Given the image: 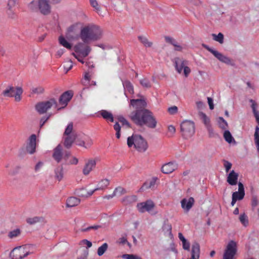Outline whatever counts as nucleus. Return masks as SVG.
<instances>
[{"label": "nucleus", "instance_id": "f257e3e1", "mask_svg": "<svg viewBox=\"0 0 259 259\" xmlns=\"http://www.w3.org/2000/svg\"><path fill=\"white\" fill-rule=\"evenodd\" d=\"M131 105L136 109L130 115L131 119L135 124L141 126L146 125L150 128L156 127L157 120L153 113L145 109L147 103L144 99H132Z\"/></svg>", "mask_w": 259, "mask_h": 259}, {"label": "nucleus", "instance_id": "f03ea898", "mask_svg": "<svg viewBox=\"0 0 259 259\" xmlns=\"http://www.w3.org/2000/svg\"><path fill=\"white\" fill-rule=\"evenodd\" d=\"M102 35V31L101 28L95 25H89L82 27L80 32V38L84 43H88L89 40L99 39Z\"/></svg>", "mask_w": 259, "mask_h": 259}, {"label": "nucleus", "instance_id": "7ed1b4c3", "mask_svg": "<svg viewBox=\"0 0 259 259\" xmlns=\"http://www.w3.org/2000/svg\"><path fill=\"white\" fill-rule=\"evenodd\" d=\"M127 144L130 148L134 146L135 149L140 152H145L148 148L147 141L142 136L138 134H133L128 137Z\"/></svg>", "mask_w": 259, "mask_h": 259}, {"label": "nucleus", "instance_id": "20e7f679", "mask_svg": "<svg viewBox=\"0 0 259 259\" xmlns=\"http://www.w3.org/2000/svg\"><path fill=\"white\" fill-rule=\"evenodd\" d=\"M23 93V89L21 87L8 86L2 93V95L6 97H15L16 102H19L21 100V95Z\"/></svg>", "mask_w": 259, "mask_h": 259}, {"label": "nucleus", "instance_id": "39448f33", "mask_svg": "<svg viewBox=\"0 0 259 259\" xmlns=\"http://www.w3.org/2000/svg\"><path fill=\"white\" fill-rule=\"evenodd\" d=\"M181 131L185 139L190 138L195 133L194 123L188 120L183 121L181 124Z\"/></svg>", "mask_w": 259, "mask_h": 259}, {"label": "nucleus", "instance_id": "423d86ee", "mask_svg": "<svg viewBox=\"0 0 259 259\" xmlns=\"http://www.w3.org/2000/svg\"><path fill=\"white\" fill-rule=\"evenodd\" d=\"M53 106L57 109L58 103L57 101L54 98H51L48 101L37 103L35 106V108L39 114H44Z\"/></svg>", "mask_w": 259, "mask_h": 259}, {"label": "nucleus", "instance_id": "0eeeda50", "mask_svg": "<svg viewBox=\"0 0 259 259\" xmlns=\"http://www.w3.org/2000/svg\"><path fill=\"white\" fill-rule=\"evenodd\" d=\"M237 251V243L233 240L230 241L225 249L223 259H235L234 257Z\"/></svg>", "mask_w": 259, "mask_h": 259}, {"label": "nucleus", "instance_id": "6e6552de", "mask_svg": "<svg viewBox=\"0 0 259 259\" xmlns=\"http://www.w3.org/2000/svg\"><path fill=\"white\" fill-rule=\"evenodd\" d=\"M25 246H18L14 248L10 252V257L11 259H22L26 257L29 251L25 250Z\"/></svg>", "mask_w": 259, "mask_h": 259}, {"label": "nucleus", "instance_id": "1a4fd4ad", "mask_svg": "<svg viewBox=\"0 0 259 259\" xmlns=\"http://www.w3.org/2000/svg\"><path fill=\"white\" fill-rule=\"evenodd\" d=\"M202 46L204 48H205L210 53L214 55V56L215 58H217L220 61L226 63L227 64H231L232 61L229 57L224 55L223 54L220 53L218 51H216L210 48L205 44H203Z\"/></svg>", "mask_w": 259, "mask_h": 259}, {"label": "nucleus", "instance_id": "9d476101", "mask_svg": "<svg viewBox=\"0 0 259 259\" xmlns=\"http://www.w3.org/2000/svg\"><path fill=\"white\" fill-rule=\"evenodd\" d=\"M73 96V93L71 91H66L62 94L59 99V104L61 107L58 106L57 111H59L64 108L68 104V102L71 99Z\"/></svg>", "mask_w": 259, "mask_h": 259}, {"label": "nucleus", "instance_id": "9b49d317", "mask_svg": "<svg viewBox=\"0 0 259 259\" xmlns=\"http://www.w3.org/2000/svg\"><path fill=\"white\" fill-rule=\"evenodd\" d=\"M74 50L75 53L80 54L82 57H87L91 51L90 47L85 46L84 42L78 43L74 46Z\"/></svg>", "mask_w": 259, "mask_h": 259}, {"label": "nucleus", "instance_id": "f8f14e48", "mask_svg": "<svg viewBox=\"0 0 259 259\" xmlns=\"http://www.w3.org/2000/svg\"><path fill=\"white\" fill-rule=\"evenodd\" d=\"M38 10L45 15H47L51 13V6L48 0L38 1Z\"/></svg>", "mask_w": 259, "mask_h": 259}, {"label": "nucleus", "instance_id": "ddd939ff", "mask_svg": "<svg viewBox=\"0 0 259 259\" xmlns=\"http://www.w3.org/2000/svg\"><path fill=\"white\" fill-rule=\"evenodd\" d=\"M155 205L154 202L149 200L138 204L137 207L140 212L143 213L145 211H150L153 209Z\"/></svg>", "mask_w": 259, "mask_h": 259}, {"label": "nucleus", "instance_id": "4468645a", "mask_svg": "<svg viewBox=\"0 0 259 259\" xmlns=\"http://www.w3.org/2000/svg\"><path fill=\"white\" fill-rule=\"evenodd\" d=\"M238 191L233 193L231 205L234 206L237 200L243 199V183L239 182L238 183Z\"/></svg>", "mask_w": 259, "mask_h": 259}, {"label": "nucleus", "instance_id": "2eb2a0df", "mask_svg": "<svg viewBox=\"0 0 259 259\" xmlns=\"http://www.w3.org/2000/svg\"><path fill=\"white\" fill-rule=\"evenodd\" d=\"M194 199L191 197L189 199L184 198L181 201V206L184 211L188 212L194 204Z\"/></svg>", "mask_w": 259, "mask_h": 259}, {"label": "nucleus", "instance_id": "dca6fc26", "mask_svg": "<svg viewBox=\"0 0 259 259\" xmlns=\"http://www.w3.org/2000/svg\"><path fill=\"white\" fill-rule=\"evenodd\" d=\"M36 135L33 134L29 137V142L26 147V151L29 154H33L35 152L36 149Z\"/></svg>", "mask_w": 259, "mask_h": 259}, {"label": "nucleus", "instance_id": "f3484780", "mask_svg": "<svg viewBox=\"0 0 259 259\" xmlns=\"http://www.w3.org/2000/svg\"><path fill=\"white\" fill-rule=\"evenodd\" d=\"M174 63L176 69L179 73H181L184 67L188 64L187 61L179 57H176L174 59Z\"/></svg>", "mask_w": 259, "mask_h": 259}, {"label": "nucleus", "instance_id": "a211bd4d", "mask_svg": "<svg viewBox=\"0 0 259 259\" xmlns=\"http://www.w3.org/2000/svg\"><path fill=\"white\" fill-rule=\"evenodd\" d=\"M177 168V165L170 162L164 164L161 168V171L165 174H170Z\"/></svg>", "mask_w": 259, "mask_h": 259}, {"label": "nucleus", "instance_id": "6ab92c4d", "mask_svg": "<svg viewBox=\"0 0 259 259\" xmlns=\"http://www.w3.org/2000/svg\"><path fill=\"white\" fill-rule=\"evenodd\" d=\"M238 177V174L234 170H232L227 177V182L230 185H236L237 184Z\"/></svg>", "mask_w": 259, "mask_h": 259}, {"label": "nucleus", "instance_id": "aec40b11", "mask_svg": "<svg viewBox=\"0 0 259 259\" xmlns=\"http://www.w3.org/2000/svg\"><path fill=\"white\" fill-rule=\"evenodd\" d=\"M66 136L67 137L64 139V145L66 148L69 149L77 138V134L75 133H72L71 135Z\"/></svg>", "mask_w": 259, "mask_h": 259}, {"label": "nucleus", "instance_id": "412c9836", "mask_svg": "<svg viewBox=\"0 0 259 259\" xmlns=\"http://www.w3.org/2000/svg\"><path fill=\"white\" fill-rule=\"evenodd\" d=\"M62 148L60 145H58L54 150L53 154V158L59 163L63 158Z\"/></svg>", "mask_w": 259, "mask_h": 259}, {"label": "nucleus", "instance_id": "4be33fe9", "mask_svg": "<svg viewBox=\"0 0 259 259\" xmlns=\"http://www.w3.org/2000/svg\"><path fill=\"white\" fill-rule=\"evenodd\" d=\"M96 162L94 159H90L87 162L83 168V174L84 175H88L92 171L93 167H95Z\"/></svg>", "mask_w": 259, "mask_h": 259}, {"label": "nucleus", "instance_id": "5701e85b", "mask_svg": "<svg viewBox=\"0 0 259 259\" xmlns=\"http://www.w3.org/2000/svg\"><path fill=\"white\" fill-rule=\"evenodd\" d=\"M55 178L58 181L62 180L64 177V168L62 165H59L57 166L55 170Z\"/></svg>", "mask_w": 259, "mask_h": 259}, {"label": "nucleus", "instance_id": "b1692460", "mask_svg": "<svg viewBox=\"0 0 259 259\" xmlns=\"http://www.w3.org/2000/svg\"><path fill=\"white\" fill-rule=\"evenodd\" d=\"M249 102L250 103V107L252 109L254 116L255 117L256 121L259 125V112L256 110L257 104L255 101L252 99H250Z\"/></svg>", "mask_w": 259, "mask_h": 259}, {"label": "nucleus", "instance_id": "393cba45", "mask_svg": "<svg viewBox=\"0 0 259 259\" xmlns=\"http://www.w3.org/2000/svg\"><path fill=\"white\" fill-rule=\"evenodd\" d=\"M156 180V178H153L149 182H145L142 186L140 188L139 191L143 192L147 189L154 188L155 186Z\"/></svg>", "mask_w": 259, "mask_h": 259}, {"label": "nucleus", "instance_id": "a878e982", "mask_svg": "<svg viewBox=\"0 0 259 259\" xmlns=\"http://www.w3.org/2000/svg\"><path fill=\"white\" fill-rule=\"evenodd\" d=\"M83 24L80 22H76L72 25H71L70 27H69L67 29V32L68 34L70 33H73L76 34L77 33L80 28L82 27Z\"/></svg>", "mask_w": 259, "mask_h": 259}, {"label": "nucleus", "instance_id": "bb28decb", "mask_svg": "<svg viewBox=\"0 0 259 259\" xmlns=\"http://www.w3.org/2000/svg\"><path fill=\"white\" fill-rule=\"evenodd\" d=\"M80 202L79 198L75 197H70L66 200V206L68 207H72L78 205Z\"/></svg>", "mask_w": 259, "mask_h": 259}, {"label": "nucleus", "instance_id": "cd10ccee", "mask_svg": "<svg viewBox=\"0 0 259 259\" xmlns=\"http://www.w3.org/2000/svg\"><path fill=\"white\" fill-rule=\"evenodd\" d=\"M137 200V197L135 195L126 196L122 199L121 202L125 205L132 204L135 202Z\"/></svg>", "mask_w": 259, "mask_h": 259}, {"label": "nucleus", "instance_id": "c85d7f7f", "mask_svg": "<svg viewBox=\"0 0 259 259\" xmlns=\"http://www.w3.org/2000/svg\"><path fill=\"white\" fill-rule=\"evenodd\" d=\"M100 113L104 119L107 120H108L111 122L114 121V117L111 112L105 110H102L100 111Z\"/></svg>", "mask_w": 259, "mask_h": 259}, {"label": "nucleus", "instance_id": "c756f323", "mask_svg": "<svg viewBox=\"0 0 259 259\" xmlns=\"http://www.w3.org/2000/svg\"><path fill=\"white\" fill-rule=\"evenodd\" d=\"M199 116L201 120H202L203 123L204 124L205 127H207L211 125L210 119L207 115L202 112H199L198 113Z\"/></svg>", "mask_w": 259, "mask_h": 259}, {"label": "nucleus", "instance_id": "7c9ffc66", "mask_svg": "<svg viewBox=\"0 0 259 259\" xmlns=\"http://www.w3.org/2000/svg\"><path fill=\"white\" fill-rule=\"evenodd\" d=\"M122 84L126 91H127L131 94L134 93V88L130 81L127 80H124L122 81Z\"/></svg>", "mask_w": 259, "mask_h": 259}, {"label": "nucleus", "instance_id": "2f4dec72", "mask_svg": "<svg viewBox=\"0 0 259 259\" xmlns=\"http://www.w3.org/2000/svg\"><path fill=\"white\" fill-rule=\"evenodd\" d=\"M110 184V181L107 179H105L101 180L98 185L99 186L97 187L98 190H105Z\"/></svg>", "mask_w": 259, "mask_h": 259}, {"label": "nucleus", "instance_id": "473e14b6", "mask_svg": "<svg viewBox=\"0 0 259 259\" xmlns=\"http://www.w3.org/2000/svg\"><path fill=\"white\" fill-rule=\"evenodd\" d=\"M254 144L256 148L257 153L259 155V127L256 126L254 133Z\"/></svg>", "mask_w": 259, "mask_h": 259}, {"label": "nucleus", "instance_id": "72a5a7b5", "mask_svg": "<svg viewBox=\"0 0 259 259\" xmlns=\"http://www.w3.org/2000/svg\"><path fill=\"white\" fill-rule=\"evenodd\" d=\"M59 41L60 45L63 46V47L66 48L68 49H71L72 48V45L71 44L69 43L65 38L62 36H60L59 37Z\"/></svg>", "mask_w": 259, "mask_h": 259}, {"label": "nucleus", "instance_id": "f704fd0d", "mask_svg": "<svg viewBox=\"0 0 259 259\" xmlns=\"http://www.w3.org/2000/svg\"><path fill=\"white\" fill-rule=\"evenodd\" d=\"M42 218L38 217H34L33 218H29L26 219V222L30 225H34L37 223L40 222Z\"/></svg>", "mask_w": 259, "mask_h": 259}, {"label": "nucleus", "instance_id": "c9c22d12", "mask_svg": "<svg viewBox=\"0 0 259 259\" xmlns=\"http://www.w3.org/2000/svg\"><path fill=\"white\" fill-rule=\"evenodd\" d=\"M218 122L219 125V127L223 129L226 130L227 128L228 125L227 121L222 117H219L218 118Z\"/></svg>", "mask_w": 259, "mask_h": 259}, {"label": "nucleus", "instance_id": "e433bc0d", "mask_svg": "<svg viewBox=\"0 0 259 259\" xmlns=\"http://www.w3.org/2000/svg\"><path fill=\"white\" fill-rule=\"evenodd\" d=\"M21 233V231L20 229H16L13 231L9 232L8 236L9 238L12 239L19 236Z\"/></svg>", "mask_w": 259, "mask_h": 259}, {"label": "nucleus", "instance_id": "4c0bfd02", "mask_svg": "<svg viewBox=\"0 0 259 259\" xmlns=\"http://www.w3.org/2000/svg\"><path fill=\"white\" fill-rule=\"evenodd\" d=\"M139 40L146 47H151L152 46V42L149 41L148 39L144 36H139Z\"/></svg>", "mask_w": 259, "mask_h": 259}, {"label": "nucleus", "instance_id": "58836bf2", "mask_svg": "<svg viewBox=\"0 0 259 259\" xmlns=\"http://www.w3.org/2000/svg\"><path fill=\"white\" fill-rule=\"evenodd\" d=\"M213 39L219 42L220 44H222L224 42V35L223 33L220 32L218 35L215 34H212Z\"/></svg>", "mask_w": 259, "mask_h": 259}, {"label": "nucleus", "instance_id": "ea45409f", "mask_svg": "<svg viewBox=\"0 0 259 259\" xmlns=\"http://www.w3.org/2000/svg\"><path fill=\"white\" fill-rule=\"evenodd\" d=\"M108 245L107 243H105L98 249L97 253L99 256H102L107 250Z\"/></svg>", "mask_w": 259, "mask_h": 259}, {"label": "nucleus", "instance_id": "a19ab883", "mask_svg": "<svg viewBox=\"0 0 259 259\" xmlns=\"http://www.w3.org/2000/svg\"><path fill=\"white\" fill-rule=\"evenodd\" d=\"M73 122H70L66 128H65L64 133V136L71 135L72 133H75L73 131Z\"/></svg>", "mask_w": 259, "mask_h": 259}, {"label": "nucleus", "instance_id": "79ce46f5", "mask_svg": "<svg viewBox=\"0 0 259 259\" xmlns=\"http://www.w3.org/2000/svg\"><path fill=\"white\" fill-rule=\"evenodd\" d=\"M29 9L32 11H37L38 10V1H33L28 5Z\"/></svg>", "mask_w": 259, "mask_h": 259}, {"label": "nucleus", "instance_id": "37998d69", "mask_svg": "<svg viewBox=\"0 0 259 259\" xmlns=\"http://www.w3.org/2000/svg\"><path fill=\"white\" fill-rule=\"evenodd\" d=\"M224 137L225 140L229 143H231L232 141L234 140V139L232 136L230 132L228 130H226L225 131L224 133Z\"/></svg>", "mask_w": 259, "mask_h": 259}, {"label": "nucleus", "instance_id": "c03bdc74", "mask_svg": "<svg viewBox=\"0 0 259 259\" xmlns=\"http://www.w3.org/2000/svg\"><path fill=\"white\" fill-rule=\"evenodd\" d=\"M8 7V10L7 11V14L8 15V17L11 19H13V20L16 19L17 18V15L12 10L13 7H11V8L10 7Z\"/></svg>", "mask_w": 259, "mask_h": 259}, {"label": "nucleus", "instance_id": "a18cd8bd", "mask_svg": "<svg viewBox=\"0 0 259 259\" xmlns=\"http://www.w3.org/2000/svg\"><path fill=\"white\" fill-rule=\"evenodd\" d=\"M140 83L141 85L146 88H150L151 87V84L150 81L147 78H143L140 80Z\"/></svg>", "mask_w": 259, "mask_h": 259}, {"label": "nucleus", "instance_id": "49530a36", "mask_svg": "<svg viewBox=\"0 0 259 259\" xmlns=\"http://www.w3.org/2000/svg\"><path fill=\"white\" fill-rule=\"evenodd\" d=\"M162 229L163 231H165L167 232L171 233V225L168 222V221H165L162 226Z\"/></svg>", "mask_w": 259, "mask_h": 259}, {"label": "nucleus", "instance_id": "de8ad7c7", "mask_svg": "<svg viewBox=\"0 0 259 259\" xmlns=\"http://www.w3.org/2000/svg\"><path fill=\"white\" fill-rule=\"evenodd\" d=\"M114 193H115V195L117 193L119 194V195H121L125 194L126 193V191L123 187L119 186V187H116L115 189V190L114 191Z\"/></svg>", "mask_w": 259, "mask_h": 259}, {"label": "nucleus", "instance_id": "09e8293b", "mask_svg": "<svg viewBox=\"0 0 259 259\" xmlns=\"http://www.w3.org/2000/svg\"><path fill=\"white\" fill-rule=\"evenodd\" d=\"M165 40L166 42L169 43L174 47L178 44V42L177 40L174 39V38L168 36H165L164 37Z\"/></svg>", "mask_w": 259, "mask_h": 259}, {"label": "nucleus", "instance_id": "8fccbe9b", "mask_svg": "<svg viewBox=\"0 0 259 259\" xmlns=\"http://www.w3.org/2000/svg\"><path fill=\"white\" fill-rule=\"evenodd\" d=\"M92 71H89V70L88 71V72L85 73L84 76L83 80H82V83L83 85L86 84V82H87V83H89V82L91 79L90 74H92Z\"/></svg>", "mask_w": 259, "mask_h": 259}, {"label": "nucleus", "instance_id": "3c124183", "mask_svg": "<svg viewBox=\"0 0 259 259\" xmlns=\"http://www.w3.org/2000/svg\"><path fill=\"white\" fill-rule=\"evenodd\" d=\"M117 119L119 122H120L122 125H126L127 127H131L130 123L127 121V120L124 118L122 116H119L117 117Z\"/></svg>", "mask_w": 259, "mask_h": 259}, {"label": "nucleus", "instance_id": "603ef678", "mask_svg": "<svg viewBox=\"0 0 259 259\" xmlns=\"http://www.w3.org/2000/svg\"><path fill=\"white\" fill-rule=\"evenodd\" d=\"M223 162L224 166L225 168L226 171V172H228L231 168L232 164L231 162L225 159L223 160Z\"/></svg>", "mask_w": 259, "mask_h": 259}, {"label": "nucleus", "instance_id": "864d4df0", "mask_svg": "<svg viewBox=\"0 0 259 259\" xmlns=\"http://www.w3.org/2000/svg\"><path fill=\"white\" fill-rule=\"evenodd\" d=\"M206 128L208 133L209 138H213L217 136V134L214 133L211 125L206 127Z\"/></svg>", "mask_w": 259, "mask_h": 259}, {"label": "nucleus", "instance_id": "5fc2aeb1", "mask_svg": "<svg viewBox=\"0 0 259 259\" xmlns=\"http://www.w3.org/2000/svg\"><path fill=\"white\" fill-rule=\"evenodd\" d=\"M90 5L92 7L95 8V9L97 11H99L100 10V7L99 6L98 3L96 0H89Z\"/></svg>", "mask_w": 259, "mask_h": 259}, {"label": "nucleus", "instance_id": "6e6d98bb", "mask_svg": "<svg viewBox=\"0 0 259 259\" xmlns=\"http://www.w3.org/2000/svg\"><path fill=\"white\" fill-rule=\"evenodd\" d=\"M20 168L21 167L20 166H15V167L13 168V169L9 171V175L11 176H15V175L17 174L19 172Z\"/></svg>", "mask_w": 259, "mask_h": 259}, {"label": "nucleus", "instance_id": "4d7b16f0", "mask_svg": "<svg viewBox=\"0 0 259 259\" xmlns=\"http://www.w3.org/2000/svg\"><path fill=\"white\" fill-rule=\"evenodd\" d=\"M85 190L84 188L79 189L76 190V193L79 197H85L86 193H85Z\"/></svg>", "mask_w": 259, "mask_h": 259}, {"label": "nucleus", "instance_id": "13d9d810", "mask_svg": "<svg viewBox=\"0 0 259 259\" xmlns=\"http://www.w3.org/2000/svg\"><path fill=\"white\" fill-rule=\"evenodd\" d=\"M44 92V89L41 87L34 88L32 90V93L34 94H41Z\"/></svg>", "mask_w": 259, "mask_h": 259}, {"label": "nucleus", "instance_id": "bf43d9fd", "mask_svg": "<svg viewBox=\"0 0 259 259\" xmlns=\"http://www.w3.org/2000/svg\"><path fill=\"white\" fill-rule=\"evenodd\" d=\"M168 111L170 114H175L178 111V108L177 106H174L168 108Z\"/></svg>", "mask_w": 259, "mask_h": 259}, {"label": "nucleus", "instance_id": "052dcab7", "mask_svg": "<svg viewBox=\"0 0 259 259\" xmlns=\"http://www.w3.org/2000/svg\"><path fill=\"white\" fill-rule=\"evenodd\" d=\"M183 244V248L185 250H190V243L186 240L185 241L182 242Z\"/></svg>", "mask_w": 259, "mask_h": 259}, {"label": "nucleus", "instance_id": "680f3d73", "mask_svg": "<svg viewBox=\"0 0 259 259\" xmlns=\"http://www.w3.org/2000/svg\"><path fill=\"white\" fill-rule=\"evenodd\" d=\"M19 0H9L7 7H14L18 4Z\"/></svg>", "mask_w": 259, "mask_h": 259}, {"label": "nucleus", "instance_id": "e2e57ef3", "mask_svg": "<svg viewBox=\"0 0 259 259\" xmlns=\"http://www.w3.org/2000/svg\"><path fill=\"white\" fill-rule=\"evenodd\" d=\"M50 115L47 117H43L41 118L40 121V127H42V126L45 124L46 122L49 119L50 117Z\"/></svg>", "mask_w": 259, "mask_h": 259}, {"label": "nucleus", "instance_id": "0e129e2a", "mask_svg": "<svg viewBox=\"0 0 259 259\" xmlns=\"http://www.w3.org/2000/svg\"><path fill=\"white\" fill-rule=\"evenodd\" d=\"M252 206L254 207L258 205V200L256 196H253L251 200Z\"/></svg>", "mask_w": 259, "mask_h": 259}, {"label": "nucleus", "instance_id": "69168bd1", "mask_svg": "<svg viewBox=\"0 0 259 259\" xmlns=\"http://www.w3.org/2000/svg\"><path fill=\"white\" fill-rule=\"evenodd\" d=\"M135 255L134 254H123L122 257L124 259H135Z\"/></svg>", "mask_w": 259, "mask_h": 259}, {"label": "nucleus", "instance_id": "338daca9", "mask_svg": "<svg viewBox=\"0 0 259 259\" xmlns=\"http://www.w3.org/2000/svg\"><path fill=\"white\" fill-rule=\"evenodd\" d=\"M208 103L209 106V108L212 110L214 108V105L213 104V100L210 97L207 98Z\"/></svg>", "mask_w": 259, "mask_h": 259}, {"label": "nucleus", "instance_id": "774afa93", "mask_svg": "<svg viewBox=\"0 0 259 259\" xmlns=\"http://www.w3.org/2000/svg\"><path fill=\"white\" fill-rule=\"evenodd\" d=\"M183 69H184V75H185V77H187L188 76V75L189 74V73H190L191 70H190V68L187 66L185 67H184V68Z\"/></svg>", "mask_w": 259, "mask_h": 259}]
</instances>
